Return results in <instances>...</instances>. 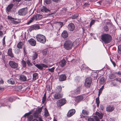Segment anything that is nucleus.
<instances>
[{
    "instance_id": "f257e3e1",
    "label": "nucleus",
    "mask_w": 121,
    "mask_h": 121,
    "mask_svg": "<svg viewBox=\"0 0 121 121\" xmlns=\"http://www.w3.org/2000/svg\"><path fill=\"white\" fill-rule=\"evenodd\" d=\"M101 39L106 44L108 43L111 42L112 38L109 34H104L101 35Z\"/></svg>"
},
{
    "instance_id": "f03ea898",
    "label": "nucleus",
    "mask_w": 121,
    "mask_h": 121,
    "mask_svg": "<svg viewBox=\"0 0 121 121\" xmlns=\"http://www.w3.org/2000/svg\"><path fill=\"white\" fill-rule=\"evenodd\" d=\"M96 116H94L92 117L88 118V121H100L99 120L98 117L100 119H102L103 117V114L101 113L96 112L95 113Z\"/></svg>"
},
{
    "instance_id": "7ed1b4c3",
    "label": "nucleus",
    "mask_w": 121,
    "mask_h": 121,
    "mask_svg": "<svg viewBox=\"0 0 121 121\" xmlns=\"http://www.w3.org/2000/svg\"><path fill=\"white\" fill-rule=\"evenodd\" d=\"M73 46V43L69 40H67L65 41L64 45V48L67 50L71 49L72 48Z\"/></svg>"
},
{
    "instance_id": "20e7f679",
    "label": "nucleus",
    "mask_w": 121,
    "mask_h": 121,
    "mask_svg": "<svg viewBox=\"0 0 121 121\" xmlns=\"http://www.w3.org/2000/svg\"><path fill=\"white\" fill-rule=\"evenodd\" d=\"M36 38L38 41L43 43H45L46 41L45 37L42 35L38 34L36 36Z\"/></svg>"
},
{
    "instance_id": "39448f33",
    "label": "nucleus",
    "mask_w": 121,
    "mask_h": 121,
    "mask_svg": "<svg viewBox=\"0 0 121 121\" xmlns=\"http://www.w3.org/2000/svg\"><path fill=\"white\" fill-rule=\"evenodd\" d=\"M92 80L90 77H88L86 78L85 83V86L86 88H88L90 87Z\"/></svg>"
},
{
    "instance_id": "423d86ee",
    "label": "nucleus",
    "mask_w": 121,
    "mask_h": 121,
    "mask_svg": "<svg viewBox=\"0 0 121 121\" xmlns=\"http://www.w3.org/2000/svg\"><path fill=\"white\" fill-rule=\"evenodd\" d=\"M66 102V100L64 99H62L58 100L57 102V105L58 107L64 105Z\"/></svg>"
},
{
    "instance_id": "0eeeda50",
    "label": "nucleus",
    "mask_w": 121,
    "mask_h": 121,
    "mask_svg": "<svg viewBox=\"0 0 121 121\" xmlns=\"http://www.w3.org/2000/svg\"><path fill=\"white\" fill-rule=\"evenodd\" d=\"M63 96V94L59 93L56 92L55 93L53 96L54 98L53 99H58L62 97Z\"/></svg>"
},
{
    "instance_id": "6e6552de",
    "label": "nucleus",
    "mask_w": 121,
    "mask_h": 121,
    "mask_svg": "<svg viewBox=\"0 0 121 121\" xmlns=\"http://www.w3.org/2000/svg\"><path fill=\"white\" fill-rule=\"evenodd\" d=\"M27 12V8H25L22 9L20 10L18 12L19 14L21 15H24Z\"/></svg>"
},
{
    "instance_id": "1a4fd4ad",
    "label": "nucleus",
    "mask_w": 121,
    "mask_h": 121,
    "mask_svg": "<svg viewBox=\"0 0 121 121\" xmlns=\"http://www.w3.org/2000/svg\"><path fill=\"white\" fill-rule=\"evenodd\" d=\"M35 61L33 62V63L35 65V66L40 69L43 70V68H47L48 67L47 66L43 64L35 65Z\"/></svg>"
},
{
    "instance_id": "9d476101",
    "label": "nucleus",
    "mask_w": 121,
    "mask_h": 121,
    "mask_svg": "<svg viewBox=\"0 0 121 121\" xmlns=\"http://www.w3.org/2000/svg\"><path fill=\"white\" fill-rule=\"evenodd\" d=\"M33 115L34 117L35 118H36L39 121H43L42 120V117L40 116L39 113H38L37 112L35 111L33 113Z\"/></svg>"
},
{
    "instance_id": "9b49d317",
    "label": "nucleus",
    "mask_w": 121,
    "mask_h": 121,
    "mask_svg": "<svg viewBox=\"0 0 121 121\" xmlns=\"http://www.w3.org/2000/svg\"><path fill=\"white\" fill-rule=\"evenodd\" d=\"M9 64L10 66L12 68L15 69L18 67V64L15 62L10 61L9 63Z\"/></svg>"
},
{
    "instance_id": "f8f14e48",
    "label": "nucleus",
    "mask_w": 121,
    "mask_h": 121,
    "mask_svg": "<svg viewBox=\"0 0 121 121\" xmlns=\"http://www.w3.org/2000/svg\"><path fill=\"white\" fill-rule=\"evenodd\" d=\"M114 108V107L113 105H108L106 107V110L107 112H111L113 111Z\"/></svg>"
},
{
    "instance_id": "ddd939ff",
    "label": "nucleus",
    "mask_w": 121,
    "mask_h": 121,
    "mask_svg": "<svg viewBox=\"0 0 121 121\" xmlns=\"http://www.w3.org/2000/svg\"><path fill=\"white\" fill-rule=\"evenodd\" d=\"M75 111L74 109H72L69 110L67 114L68 117H70L72 116L75 113Z\"/></svg>"
},
{
    "instance_id": "4468645a",
    "label": "nucleus",
    "mask_w": 121,
    "mask_h": 121,
    "mask_svg": "<svg viewBox=\"0 0 121 121\" xmlns=\"http://www.w3.org/2000/svg\"><path fill=\"white\" fill-rule=\"evenodd\" d=\"M80 91V90L79 88H78L74 91H72L71 92L70 95L71 96H73L74 95H77L79 94Z\"/></svg>"
},
{
    "instance_id": "2eb2a0df",
    "label": "nucleus",
    "mask_w": 121,
    "mask_h": 121,
    "mask_svg": "<svg viewBox=\"0 0 121 121\" xmlns=\"http://www.w3.org/2000/svg\"><path fill=\"white\" fill-rule=\"evenodd\" d=\"M67 28L70 31H73L75 29L74 24L73 23H69L68 25Z\"/></svg>"
},
{
    "instance_id": "dca6fc26",
    "label": "nucleus",
    "mask_w": 121,
    "mask_h": 121,
    "mask_svg": "<svg viewBox=\"0 0 121 121\" xmlns=\"http://www.w3.org/2000/svg\"><path fill=\"white\" fill-rule=\"evenodd\" d=\"M40 27L39 26L37 25H34L31 26L29 29V30L31 31L32 30H38L39 29Z\"/></svg>"
},
{
    "instance_id": "f3484780",
    "label": "nucleus",
    "mask_w": 121,
    "mask_h": 121,
    "mask_svg": "<svg viewBox=\"0 0 121 121\" xmlns=\"http://www.w3.org/2000/svg\"><path fill=\"white\" fill-rule=\"evenodd\" d=\"M28 42L32 46H35L36 44V41L33 39H30Z\"/></svg>"
},
{
    "instance_id": "a211bd4d",
    "label": "nucleus",
    "mask_w": 121,
    "mask_h": 121,
    "mask_svg": "<svg viewBox=\"0 0 121 121\" xmlns=\"http://www.w3.org/2000/svg\"><path fill=\"white\" fill-rule=\"evenodd\" d=\"M83 99V97L82 96L80 95L75 97L74 99V100L76 102H78L82 100Z\"/></svg>"
},
{
    "instance_id": "6ab92c4d",
    "label": "nucleus",
    "mask_w": 121,
    "mask_h": 121,
    "mask_svg": "<svg viewBox=\"0 0 121 121\" xmlns=\"http://www.w3.org/2000/svg\"><path fill=\"white\" fill-rule=\"evenodd\" d=\"M66 78V77L65 74H62L60 75L59 77V80L62 81L65 80Z\"/></svg>"
},
{
    "instance_id": "aec40b11",
    "label": "nucleus",
    "mask_w": 121,
    "mask_h": 121,
    "mask_svg": "<svg viewBox=\"0 0 121 121\" xmlns=\"http://www.w3.org/2000/svg\"><path fill=\"white\" fill-rule=\"evenodd\" d=\"M82 113L83 115L82 114H80V116L81 118L84 117V116H86L88 115L89 113V112L85 110H83L82 111Z\"/></svg>"
},
{
    "instance_id": "412c9836",
    "label": "nucleus",
    "mask_w": 121,
    "mask_h": 121,
    "mask_svg": "<svg viewBox=\"0 0 121 121\" xmlns=\"http://www.w3.org/2000/svg\"><path fill=\"white\" fill-rule=\"evenodd\" d=\"M42 16L40 14H37L36 15H33V16L31 18L33 20V21L37 20L38 19V18L40 17L41 18Z\"/></svg>"
},
{
    "instance_id": "4be33fe9",
    "label": "nucleus",
    "mask_w": 121,
    "mask_h": 121,
    "mask_svg": "<svg viewBox=\"0 0 121 121\" xmlns=\"http://www.w3.org/2000/svg\"><path fill=\"white\" fill-rule=\"evenodd\" d=\"M38 54L36 52H33V55L30 56L31 58L33 60H34L37 57Z\"/></svg>"
},
{
    "instance_id": "5701e85b",
    "label": "nucleus",
    "mask_w": 121,
    "mask_h": 121,
    "mask_svg": "<svg viewBox=\"0 0 121 121\" xmlns=\"http://www.w3.org/2000/svg\"><path fill=\"white\" fill-rule=\"evenodd\" d=\"M62 37L64 38H67L68 36V34L66 31H64L62 33Z\"/></svg>"
},
{
    "instance_id": "b1692460",
    "label": "nucleus",
    "mask_w": 121,
    "mask_h": 121,
    "mask_svg": "<svg viewBox=\"0 0 121 121\" xmlns=\"http://www.w3.org/2000/svg\"><path fill=\"white\" fill-rule=\"evenodd\" d=\"M13 6V4H11L8 5L6 9L7 12L8 13L10 11Z\"/></svg>"
},
{
    "instance_id": "393cba45",
    "label": "nucleus",
    "mask_w": 121,
    "mask_h": 121,
    "mask_svg": "<svg viewBox=\"0 0 121 121\" xmlns=\"http://www.w3.org/2000/svg\"><path fill=\"white\" fill-rule=\"evenodd\" d=\"M8 56L12 57H14V56L12 52V49L11 48H10L8 49Z\"/></svg>"
},
{
    "instance_id": "a878e982",
    "label": "nucleus",
    "mask_w": 121,
    "mask_h": 121,
    "mask_svg": "<svg viewBox=\"0 0 121 121\" xmlns=\"http://www.w3.org/2000/svg\"><path fill=\"white\" fill-rule=\"evenodd\" d=\"M66 63V61L64 59H63L60 61L59 64L61 66L63 67L65 65Z\"/></svg>"
},
{
    "instance_id": "bb28decb",
    "label": "nucleus",
    "mask_w": 121,
    "mask_h": 121,
    "mask_svg": "<svg viewBox=\"0 0 121 121\" xmlns=\"http://www.w3.org/2000/svg\"><path fill=\"white\" fill-rule=\"evenodd\" d=\"M115 74L116 73H115V72L111 73L109 76V78L111 79L115 78L116 77Z\"/></svg>"
},
{
    "instance_id": "cd10ccee",
    "label": "nucleus",
    "mask_w": 121,
    "mask_h": 121,
    "mask_svg": "<svg viewBox=\"0 0 121 121\" xmlns=\"http://www.w3.org/2000/svg\"><path fill=\"white\" fill-rule=\"evenodd\" d=\"M105 80V78L104 77H102L99 81L100 84V85H102L104 84Z\"/></svg>"
},
{
    "instance_id": "c85d7f7f",
    "label": "nucleus",
    "mask_w": 121,
    "mask_h": 121,
    "mask_svg": "<svg viewBox=\"0 0 121 121\" xmlns=\"http://www.w3.org/2000/svg\"><path fill=\"white\" fill-rule=\"evenodd\" d=\"M20 79L21 80L24 81L26 80V76L22 75L20 76Z\"/></svg>"
},
{
    "instance_id": "c756f323",
    "label": "nucleus",
    "mask_w": 121,
    "mask_h": 121,
    "mask_svg": "<svg viewBox=\"0 0 121 121\" xmlns=\"http://www.w3.org/2000/svg\"><path fill=\"white\" fill-rule=\"evenodd\" d=\"M8 83L11 84H13L15 83L14 80L12 79H10L8 81Z\"/></svg>"
},
{
    "instance_id": "7c9ffc66",
    "label": "nucleus",
    "mask_w": 121,
    "mask_h": 121,
    "mask_svg": "<svg viewBox=\"0 0 121 121\" xmlns=\"http://www.w3.org/2000/svg\"><path fill=\"white\" fill-rule=\"evenodd\" d=\"M62 87L61 86H58L57 87L56 91H55L57 93L60 92H61Z\"/></svg>"
},
{
    "instance_id": "2f4dec72",
    "label": "nucleus",
    "mask_w": 121,
    "mask_h": 121,
    "mask_svg": "<svg viewBox=\"0 0 121 121\" xmlns=\"http://www.w3.org/2000/svg\"><path fill=\"white\" fill-rule=\"evenodd\" d=\"M38 75V74L36 73H34L33 74V79L34 81H35L37 79V77Z\"/></svg>"
},
{
    "instance_id": "473e14b6",
    "label": "nucleus",
    "mask_w": 121,
    "mask_h": 121,
    "mask_svg": "<svg viewBox=\"0 0 121 121\" xmlns=\"http://www.w3.org/2000/svg\"><path fill=\"white\" fill-rule=\"evenodd\" d=\"M41 10L42 12H47L49 11V10L46 7L44 6H43L42 9Z\"/></svg>"
},
{
    "instance_id": "72a5a7b5",
    "label": "nucleus",
    "mask_w": 121,
    "mask_h": 121,
    "mask_svg": "<svg viewBox=\"0 0 121 121\" xmlns=\"http://www.w3.org/2000/svg\"><path fill=\"white\" fill-rule=\"evenodd\" d=\"M23 45V43L21 42H20L17 44V47L18 48L21 49L22 48V47Z\"/></svg>"
},
{
    "instance_id": "f704fd0d",
    "label": "nucleus",
    "mask_w": 121,
    "mask_h": 121,
    "mask_svg": "<svg viewBox=\"0 0 121 121\" xmlns=\"http://www.w3.org/2000/svg\"><path fill=\"white\" fill-rule=\"evenodd\" d=\"M96 102L98 107L99 104V97H98L95 99Z\"/></svg>"
},
{
    "instance_id": "c9c22d12",
    "label": "nucleus",
    "mask_w": 121,
    "mask_h": 121,
    "mask_svg": "<svg viewBox=\"0 0 121 121\" xmlns=\"http://www.w3.org/2000/svg\"><path fill=\"white\" fill-rule=\"evenodd\" d=\"M56 24L59 26L60 28L62 27L63 25V23L61 22H57Z\"/></svg>"
},
{
    "instance_id": "e433bc0d",
    "label": "nucleus",
    "mask_w": 121,
    "mask_h": 121,
    "mask_svg": "<svg viewBox=\"0 0 121 121\" xmlns=\"http://www.w3.org/2000/svg\"><path fill=\"white\" fill-rule=\"evenodd\" d=\"M26 62L28 65L29 66H32L33 65L32 64L30 63V60H26Z\"/></svg>"
},
{
    "instance_id": "4c0bfd02",
    "label": "nucleus",
    "mask_w": 121,
    "mask_h": 121,
    "mask_svg": "<svg viewBox=\"0 0 121 121\" xmlns=\"http://www.w3.org/2000/svg\"><path fill=\"white\" fill-rule=\"evenodd\" d=\"M22 65L24 67H26V61L23 60L22 61Z\"/></svg>"
},
{
    "instance_id": "58836bf2",
    "label": "nucleus",
    "mask_w": 121,
    "mask_h": 121,
    "mask_svg": "<svg viewBox=\"0 0 121 121\" xmlns=\"http://www.w3.org/2000/svg\"><path fill=\"white\" fill-rule=\"evenodd\" d=\"M103 28L105 32H107L108 31L109 29L107 26H105Z\"/></svg>"
},
{
    "instance_id": "ea45409f",
    "label": "nucleus",
    "mask_w": 121,
    "mask_h": 121,
    "mask_svg": "<svg viewBox=\"0 0 121 121\" xmlns=\"http://www.w3.org/2000/svg\"><path fill=\"white\" fill-rule=\"evenodd\" d=\"M45 113L44 116L45 117H47L49 116V113L46 108H45Z\"/></svg>"
},
{
    "instance_id": "a19ab883",
    "label": "nucleus",
    "mask_w": 121,
    "mask_h": 121,
    "mask_svg": "<svg viewBox=\"0 0 121 121\" xmlns=\"http://www.w3.org/2000/svg\"><path fill=\"white\" fill-rule=\"evenodd\" d=\"M117 51L118 53L121 54V45H119L118 46Z\"/></svg>"
},
{
    "instance_id": "79ce46f5",
    "label": "nucleus",
    "mask_w": 121,
    "mask_h": 121,
    "mask_svg": "<svg viewBox=\"0 0 121 121\" xmlns=\"http://www.w3.org/2000/svg\"><path fill=\"white\" fill-rule=\"evenodd\" d=\"M55 69V68L54 67H53L51 68H48V70L51 72L52 73L54 72Z\"/></svg>"
},
{
    "instance_id": "37998d69",
    "label": "nucleus",
    "mask_w": 121,
    "mask_h": 121,
    "mask_svg": "<svg viewBox=\"0 0 121 121\" xmlns=\"http://www.w3.org/2000/svg\"><path fill=\"white\" fill-rule=\"evenodd\" d=\"M16 88L17 90L19 91L21 90L22 89V87L21 85L18 86L16 87Z\"/></svg>"
},
{
    "instance_id": "c03bdc74",
    "label": "nucleus",
    "mask_w": 121,
    "mask_h": 121,
    "mask_svg": "<svg viewBox=\"0 0 121 121\" xmlns=\"http://www.w3.org/2000/svg\"><path fill=\"white\" fill-rule=\"evenodd\" d=\"M78 16V15L74 14L72 15L71 17L73 19H74L76 18Z\"/></svg>"
},
{
    "instance_id": "a18cd8bd",
    "label": "nucleus",
    "mask_w": 121,
    "mask_h": 121,
    "mask_svg": "<svg viewBox=\"0 0 121 121\" xmlns=\"http://www.w3.org/2000/svg\"><path fill=\"white\" fill-rule=\"evenodd\" d=\"M95 22V20L93 19L91 21L90 24V26L91 27L92 25H93L94 24Z\"/></svg>"
},
{
    "instance_id": "49530a36",
    "label": "nucleus",
    "mask_w": 121,
    "mask_h": 121,
    "mask_svg": "<svg viewBox=\"0 0 121 121\" xmlns=\"http://www.w3.org/2000/svg\"><path fill=\"white\" fill-rule=\"evenodd\" d=\"M42 109V107H41L40 108H39L36 111V112H37L38 113H39L40 112H41Z\"/></svg>"
},
{
    "instance_id": "de8ad7c7",
    "label": "nucleus",
    "mask_w": 121,
    "mask_h": 121,
    "mask_svg": "<svg viewBox=\"0 0 121 121\" xmlns=\"http://www.w3.org/2000/svg\"><path fill=\"white\" fill-rule=\"evenodd\" d=\"M5 36H4L2 39V43H3V45L4 46H5Z\"/></svg>"
},
{
    "instance_id": "09e8293b",
    "label": "nucleus",
    "mask_w": 121,
    "mask_h": 121,
    "mask_svg": "<svg viewBox=\"0 0 121 121\" xmlns=\"http://www.w3.org/2000/svg\"><path fill=\"white\" fill-rule=\"evenodd\" d=\"M46 96L44 95L42 99V102L43 103L46 100Z\"/></svg>"
},
{
    "instance_id": "8fccbe9b",
    "label": "nucleus",
    "mask_w": 121,
    "mask_h": 121,
    "mask_svg": "<svg viewBox=\"0 0 121 121\" xmlns=\"http://www.w3.org/2000/svg\"><path fill=\"white\" fill-rule=\"evenodd\" d=\"M104 88V86H103L99 90V92H100V93H102V91L103 89Z\"/></svg>"
},
{
    "instance_id": "3c124183",
    "label": "nucleus",
    "mask_w": 121,
    "mask_h": 121,
    "mask_svg": "<svg viewBox=\"0 0 121 121\" xmlns=\"http://www.w3.org/2000/svg\"><path fill=\"white\" fill-rule=\"evenodd\" d=\"M45 2L47 4H49L50 3V0H45Z\"/></svg>"
},
{
    "instance_id": "603ef678",
    "label": "nucleus",
    "mask_w": 121,
    "mask_h": 121,
    "mask_svg": "<svg viewBox=\"0 0 121 121\" xmlns=\"http://www.w3.org/2000/svg\"><path fill=\"white\" fill-rule=\"evenodd\" d=\"M115 80L117 81H118L120 82H121V79L119 78H116L115 79Z\"/></svg>"
},
{
    "instance_id": "864d4df0",
    "label": "nucleus",
    "mask_w": 121,
    "mask_h": 121,
    "mask_svg": "<svg viewBox=\"0 0 121 121\" xmlns=\"http://www.w3.org/2000/svg\"><path fill=\"white\" fill-rule=\"evenodd\" d=\"M13 1L14 2H15L16 3V4H18V3L21 0H13Z\"/></svg>"
},
{
    "instance_id": "5fc2aeb1",
    "label": "nucleus",
    "mask_w": 121,
    "mask_h": 121,
    "mask_svg": "<svg viewBox=\"0 0 121 121\" xmlns=\"http://www.w3.org/2000/svg\"><path fill=\"white\" fill-rule=\"evenodd\" d=\"M101 2V1H99L96 3V4L98 6H100L101 5L100 3Z\"/></svg>"
},
{
    "instance_id": "6e6d98bb",
    "label": "nucleus",
    "mask_w": 121,
    "mask_h": 121,
    "mask_svg": "<svg viewBox=\"0 0 121 121\" xmlns=\"http://www.w3.org/2000/svg\"><path fill=\"white\" fill-rule=\"evenodd\" d=\"M33 21V20H32V18H31L30 20L27 23V24L28 25L29 24H30Z\"/></svg>"
},
{
    "instance_id": "4d7b16f0",
    "label": "nucleus",
    "mask_w": 121,
    "mask_h": 121,
    "mask_svg": "<svg viewBox=\"0 0 121 121\" xmlns=\"http://www.w3.org/2000/svg\"><path fill=\"white\" fill-rule=\"evenodd\" d=\"M47 51L46 50H43V55H46L47 53Z\"/></svg>"
},
{
    "instance_id": "13d9d810",
    "label": "nucleus",
    "mask_w": 121,
    "mask_h": 121,
    "mask_svg": "<svg viewBox=\"0 0 121 121\" xmlns=\"http://www.w3.org/2000/svg\"><path fill=\"white\" fill-rule=\"evenodd\" d=\"M100 108L102 110H103L104 109V107L102 105H100Z\"/></svg>"
},
{
    "instance_id": "bf43d9fd",
    "label": "nucleus",
    "mask_w": 121,
    "mask_h": 121,
    "mask_svg": "<svg viewBox=\"0 0 121 121\" xmlns=\"http://www.w3.org/2000/svg\"><path fill=\"white\" fill-rule=\"evenodd\" d=\"M111 61L112 62V64H113L114 67H115L116 65V64L114 62L112 61L111 59Z\"/></svg>"
},
{
    "instance_id": "052dcab7",
    "label": "nucleus",
    "mask_w": 121,
    "mask_h": 121,
    "mask_svg": "<svg viewBox=\"0 0 121 121\" xmlns=\"http://www.w3.org/2000/svg\"><path fill=\"white\" fill-rule=\"evenodd\" d=\"M8 18L10 20H12L13 18L11 16H8Z\"/></svg>"
},
{
    "instance_id": "680f3d73",
    "label": "nucleus",
    "mask_w": 121,
    "mask_h": 121,
    "mask_svg": "<svg viewBox=\"0 0 121 121\" xmlns=\"http://www.w3.org/2000/svg\"><path fill=\"white\" fill-rule=\"evenodd\" d=\"M4 83V81L2 78H0V84L3 83Z\"/></svg>"
},
{
    "instance_id": "e2e57ef3",
    "label": "nucleus",
    "mask_w": 121,
    "mask_h": 121,
    "mask_svg": "<svg viewBox=\"0 0 121 121\" xmlns=\"http://www.w3.org/2000/svg\"><path fill=\"white\" fill-rule=\"evenodd\" d=\"M8 100L10 102H12L13 101V99L12 98H9Z\"/></svg>"
},
{
    "instance_id": "0e129e2a",
    "label": "nucleus",
    "mask_w": 121,
    "mask_h": 121,
    "mask_svg": "<svg viewBox=\"0 0 121 121\" xmlns=\"http://www.w3.org/2000/svg\"><path fill=\"white\" fill-rule=\"evenodd\" d=\"M109 120L110 121H115V120L113 118H110L109 119Z\"/></svg>"
},
{
    "instance_id": "69168bd1",
    "label": "nucleus",
    "mask_w": 121,
    "mask_h": 121,
    "mask_svg": "<svg viewBox=\"0 0 121 121\" xmlns=\"http://www.w3.org/2000/svg\"><path fill=\"white\" fill-rule=\"evenodd\" d=\"M115 73L116 74H117L119 75H121V72H115Z\"/></svg>"
},
{
    "instance_id": "338daca9",
    "label": "nucleus",
    "mask_w": 121,
    "mask_h": 121,
    "mask_svg": "<svg viewBox=\"0 0 121 121\" xmlns=\"http://www.w3.org/2000/svg\"><path fill=\"white\" fill-rule=\"evenodd\" d=\"M13 22L14 24H17L19 23L18 22L15 21H13Z\"/></svg>"
},
{
    "instance_id": "774afa93",
    "label": "nucleus",
    "mask_w": 121,
    "mask_h": 121,
    "mask_svg": "<svg viewBox=\"0 0 121 121\" xmlns=\"http://www.w3.org/2000/svg\"><path fill=\"white\" fill-rule=\"evenodd\" d=\"M3 35V33L2 31H0V37H2Z\"/></svg>"
}]
</instances>
